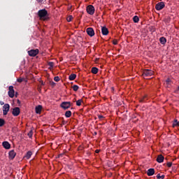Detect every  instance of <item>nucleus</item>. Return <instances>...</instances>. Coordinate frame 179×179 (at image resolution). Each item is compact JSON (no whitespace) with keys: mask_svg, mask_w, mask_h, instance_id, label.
<instances>
[{"mask_svg":"<svg viewBox=\"0 0 179 179\" xmlns=\"http://www.w3.org/2000/svg\"><path fill=\"white\" fill-rule=\"evenodd\" d=\"M9 110H10V106L8 103H6L3 106V114L4 115H8V113H9Z\"/></svg>","mask_w":179,"mask_h":179,"instance_id":"obj_4","label":"nucleus"},{"mask_svg":"<svg viewBox=\"0 0 179 179\" xmlns=\"http://www.w3.org/2000/svg\"><path fill=\"white\" fill-rule=\"evenodd\" d=\"M91 72L92 73H94V75H96V73H99V69H97V67H92Z\"/></svg>","mask_w":179,"mask_h":179,"instance_id":"obj_18","label":"nucleus"},{"mask_svg":"<svg viewBox=\"0 0 179 179\" xmlns=\"http://www.w3.org/2000/svg\"><path fill=\"white\" fill-rule=\"evenodd\" d=\"M113 44H114V45H117V44H118V41L117 39H114L113 41Z\"/></svg>","mask_w":179,"mask_h":179,"instance_id":"obj_35","label":"nucleus"},{"mask_svg":"<svg viewBox=\"0 0 179 179\" xmlns=\"http://www.w3.org/2000/svg\"><path fill=\"white\" fill-rule=\"evenodd\" d=\"M38 16L40 20H43V22H47L50 20V14H48V11H47L45 8L39 10L38 11Z\"/></svg>","mask_w":179,"mask_h":179,"instance_id":"obj_1","label":"nucleus"},{"mask_svg":"<svg viewBox=\"0 0 179 179\" xmlns=\"http://www.w3.org/2000/svg\"><path fill=\"white\" fill-rule=\"evenodd\" d=\"M94 135H97V133L95 132V133H94Z\"/></svg>","mask_w":179,"mask_h":179,"instance_id":"obj_45","label":"nucleus"},{"mask_svg":"<svg viewBox=\"0 0 179 179\" xmlns=\"http://www.w3.org/2000/svg\"><path fill=\"white\" fill-rule=\"evenodd\" d=\"M152 75H153V71H152L150 69L143 70V74H142L143 78H148L149 76H152Z\"/></svg>","mask_w":179,"mask_h":179,"instance_id":"obj_3","label":"nucleus"},{"mask_svg":"<svg viewBox=\"0 0 179 179\" xmlns=\"http://www.w3.org/2000/svg\"><path fill=\"white\" fill-rule=\"evenodd\" d=\"M73 103L69 101H64L61 103L60 107L63 108V110H68V108H71L72 107Z\"/></svg>","mask_w":179,"mask_h":179,"instance_id":"obj_2","label":"nucleus"},{"mask_svg":"<svg viewBox=\"0 0 179 179\" xmlns=\"http://www.w3.org/2000/svg\"><path fill=\"white\" fill-rule=\"evenodd\" d=\"M5 125V120L0 118V127H3Z\"/></svg>","mask_w":179,"mask_h":179,"instance_id":"obj_26","label":"nucleus"},{"mask_svg":"<svg viewBox=\"0 0 179 179\" xmlns=\"http://www.w3.org/2000/svg\"><path fill=\"white\" fill-rule=\"evenodd\" d=\"M87 12L89 15H94V6L92 5L87 6Z\"/></svg>","mask_w":179,"mask_h":179,"instance_id":"obj_8","label":"nucleus"},{"mask_svg":"<svg viewBox=\"0 0 179 179\" xmlns=\"http://www.w3.org/2000/svg\"><path fill=\"white\" fill-rule=\"evenodd\" d=\"M72 89L74 92H78V90H79V86L74 85H73Z\"/></svg>","mask_w":179,"mask_h":179,"instance_id":"obj_24","label":"nucleus"},{"mask_svg":"<svg viewBox=\"0 0 179 179\" xmlns=\"http://www.w3.org/2000/svg\"><path fill=\"white\" fill-rule=\"evenodd\" d=\"M37 1V2H38L39 3H41L42 2H43V1H44V0H36Z\"/></svg>","mask_w":179,"mask_h":179,"instance_id":"obj_39","label":"nucleus"},{"mask_svg":"<svg viewBox=\"0 0 179 179\" xmlns=\"http://www.w3.org/2000/svg\"><path fill=\"white\" fill-rule=\"evenodd\" d=\"M133 21L134 23H138V22H139V17H138V15L134 16L133 17Z\"/></svg>","mask_w":179,"mask_h":179,"instance_id":"obj_23","label":"nucleus"},{"mask_svg":"<svg viewBox=\"0 0 179 179\" xmlns=\"http://www.w3.org/2000/svg\"><path fill=\"white\" fill-rule=\"evenodd\" d=\"M95 153H100V150H96Z\"/></svg>","mask_w":179,"mask_h":179,"instance_id":"obj_40","label":"nucleus"},{"mask_svg":"<svg viewBox=\"0 0 179 179\" xmlns=\"http://www.w3.org/2000/svg\"><path fill=\"white\" fill-rule=\"evenodd\" d=\"M2 145L4 148V149H7V150L10 149V143H9V142L8 141H3L2 143Z\"/></svg>","mask_w":179,"mask_h":179,"instance_id":"obj_13","label":"nucleus"},{"mask_svg":"<svg viewBox=\"0 0 179 179\" xmlns=\"http://www.w3.org/2000/svg\"><path fill=\"white\" fill-rule=\"evenodd\" d=\"M8 156H9V159L10 160H13V159H15V157H16V153L15 152V150H12L8 152Z\"/></svg>","mask_w":179,"mask_h":179,"instance_id":"obj_11","label":"nucleus"},{"mask_svg":"<svg viewBox=\"0 0 179 179\" xmlns=\"http://www.w3.org/2000/svg\"><path fill=\"white\" fill-rule=\"evenodd\" d=\"M86 32L90 37H93V36H94V29L92 27L87 28Z\"/></svg>","mask_w":179,"mask_h":179,"instance_id":"obj_10","label":"nucleus"},{"mask_svg":"<svg viewBox=\"0 0 179 179\" xmlns=\"http://www.w3.org/2000/svg\"><path fill=\"white\" fill-rule=\"evenodd\" d=\"M12 114L14 117H17L20 114V108L19 107L13 108Z\"/></svg>","mask_w":179,"mask_h":179,"instance_id":"obj_9","label":"nucleus"},{"mask_svg":"<svg viewBox=\"0 0 179 179\" xmlns=\"http://www.w3.org/2000/svg\"><path fill=\"white\" fill-rule=\"evenodd\" d=\"M39 52L38 49H35V50H31L28 51V55L29 57H36Z\"/></svg>","mask_w":179,"mask_h":179,"instance_id":"obj_6","label":"nucleus"},{"mask_svg":"<svg viewBox=\"0 0 179 179\" xmlns=\"http://www.w3.org/2000/svg\"><path fill=\"white\" fill-rule=\"evenodd\" d=\"M101 33L103 36H108V29L106 27H101Z\"/></svg>","mask_w":179,"mask_h":179,"instance_id":"obj_12","label":"nucleus"},{"mask_svg":"<svg viewBox=\"0 0 179 179\" xmlns=\"http://www.w3.org/2000/svg\"><path fill=\"white\" fill-rule=\"evenodd\" d=\"M148 100V95H145L140 99V103H146Z\"/></svg>","mask_w":179,"mask_h":179,"instance_id":"obj_20","label":"nucleus"},{"mask_svg":"<svg viewBox=\"0 0 179 179\" xmlns=\"http://www.w3.org/2000/svg\"><path fill=\"white\" fill-rule=\"evenodd\" d=\"M17 104H20V100L17 99Z\"/></svg>","mask_w":179,"mask_h":179,"instance_id":"obj_43","label":"nucleus"},{"mask_svg":"<svg viewBox=\"0 0 179 179\" xmlns=\"http://www.w3.org/2000/svg\"><path fill=\"white\" fill-rule=\"evenodd\" d=\"M72 19H73V17L72 15H69L67 17V22H72Z\"/></svg>","mask_w":179,"mask_h":179,"instance_id":"obj_29","label":"nucleus"},{"mask_svg":"<svg viewBox=\"0 0 179 179\" xmlns=\"http://www.w3.org/2000/svg\"><path fill=\"white\" fill-rule=\"evenodd\" d=\"M176 93H177L178 92H179V86L177 87L176 90L175 91Z\"/></svg>","mask_w":179,"mask_h":179,"instance_id":"obj_42","label":"nucleus"},{"mask_svg":"<svg viewBox=\"0 0 179 179\" xmlns=\"http://www.w3.org/2000/svg\"><path fill=\"white\" fill-rule=\"evenodd\" d=\"M159 41H160L161 44L164 45V44H166V43H167V39H166V38L164 36H162L159 38Z\"/></svg>","mask_w":179,"mask_h":179,"instance_id":"obj_17","label":"nucleus"},{"mask_svg":"<svg viewBox=\"0 0 179 179\" xmlns=\"http://www.w3.org/2000/svg\"><path fill=\"white\" fill-rule=\"evenodd\" d=\"M32 155H33V152H31V151H28L27 152V154L25 155L24 157H25V159H30V157H31Z\"/></svg>","mask_w":179,"mask_h":179,"instance_id":"obj_19","label":"nucleus"},{"mask_svg":"<svg viewBox=\"0 0 179 179\" xmlns=\"http://www.w3.org/2000/svg\"><path fill=\"white\" fill-rule=\"evenodd\" d=\"M71 115H72V112L71 110H67L65 113V117L66 118H69L71 117Z\"/></svg>","mask_w":179,"mask_h":179,"instance_id":"obj_22","label":"nucleus"},{"mask_svg":"<svg viewBox=\"0 0 179 179\" xmlns=\"http://www.w3.org/2000/svg\"><path fill=\"white\" fill-rule=\"evenodd\" d=\"M28 136L29 138H31V136H33V131H30L29 133H28Z\"/></svg>","mask_w":179,"mask_h":179,"instance_id":"obj_34","label":"nucleus"},{"mask_svg":"<svg viewBox=\"0 0 179 179\" xmlns=\"http://www.w3.org/2000/svg\"><path fill=\"white\" fill-rule=\"evenodd\" d=\"M8 94L10 99H13L15 97V90H13V86L10 85L8 87Z\"/></svg>","mask_w":179,"mask_h":179,"instance_id":"obj_5","label":"nucleus"},{"mask_svg":"<svg viewBox=\"0 0 179 179\" xmlns=\"http://www.w3.org/2000/svg\"><path fill=\"white\" fill-rule=\"evenodd\" d=\"M98 118H99V120H103L104 118V116H103L101 115H98Z\"/></svg>","mask_w":179,"mask_h":179,"instance_id":"obj_37","label":"nucleus"},{"mask_svg":"<svg viewBox=\"0 0 179 179\" xmlns=\"http://www.w3.org/2000/svg\"><path fill=\"white\" fill-rule=\"evenodd\" d=\"M54 80H55V82H59V80H60L59 77V76H55V77L54 78Z\"/></svg>","mask_w":179,"mask_h":179,"instance_id":"obj_33","label":"nucleus"},{"mask_svg":"<svg viewBox=\"0 0 179 179\" xmlns=\"http://www.w3.org/2000/svg\"><path fill=\"white\" fill-rule=\"evenodd\" d=\"M24 80V78H22L17 79V82H18V83H22V82H23Z\"/></svg>","mask_w":179,"mask_h":179,"instance_id":"obj_30","label":"nucleus"},{"mask_svg":"<svg viewBox=\"0 0 179 179\" xmlns=\"http://www.w3.org/2000/svg\"><path fill=\"white\" fill-rule=\"evenodd\" d=\"M178 125H179L178 121L177 120H175L173 124V127L174 128L176 127H178Z\"/></svg>","mask_w":179,"mask_h":179,"instance_id":"obj_27","label":"nucleus"},{"mask_svg":"<svg viewBox=\"0 0 179 179\" xmlns=\"http://www.w3.org/2000/svg\"><path fill=\"white\" fill-rule=\"evenodd\" d=\"M48 66H50V68H54V62H48Z\"/></svg>","mask_w":179,"mask_h":179,"instance_id":"obj_31","label":"nucleus"},{"mask_svg":"<svg viewBox=\"0 0 179 179\" xmlns=\"http://www.w3.org/2000/svg\"><path fill=\"white\" fill-rule=\"evenodd\" d=\"M0 104H1V106H3V104H5V103L2 101H0Z\"/></svg>","mask_w":179,"mask_h":179,"instance_id":"obj_38","label":"nucleus"},{"mask_svg":"<svg viewBox=\"0 0 179 179\" xmlns=\"http://www.w3.org/2000/svg\"><path fill=\"white\" fill-rule=\"evenodd\" d=\"M164 177H166V176H164V175L160 176V173H158L157 175V179H164Z\"/></svg>","mask_w":179,"mask_h":179,"instance_id":"obj_28","label":"nucleus"},{"mask_svg":"<svg viewBox=\"0 0 179 179\" xmlns=\"http://www.w3.org/2000/svg\"><path fill=\"white\" fill-rule=\"evenodd\" d=\"M155 174V169H149L147 171V175L148 177H152Z\"/></svg>","mask_w":179,"mask_h":179,"instance_id":"obj_14","label":"nucleus"},{"mask_svg":"<svg viewBox=\"0 0 179 179\" xmlns=\"http://www.w3.org/2000/svg\"><path fill=\"white\" fill-rule=\"evenodd\" d=\"M50 84H51L52 86L55 85V83H54L53 81H52V82L50 83Z\"/></svg>","mask_w":179,"mask_h":179,"instance_id":"obj_41","label":"nucleus"},{"mask_svg":"<svg viewBox=\"0 0 179 179\" xmlns=\"http://www.w3.org/2000/svg\"><path fill=\"white\" fill-rule=\"evenodd\" d=\"M157 163H163V162H164V157L162 155H158L157 157Z\"/></svg>","mask_w":179,"mask_h":179,"instance_id":"obj_16","label":"nucleus"},{"mask_svg":"<svg viewBox=\"0 0 179 179\" xmlns=\"http://www.w3.org/2000/svg\"><path fill=\"white\" fill-rule=\"evenodd\" d=\"M165 6L164 2H159L155 5V9L157 10H162Z\"/></svg>","mask_w":179,"mask_h":179,"instance_id":"obj_7","label":"nucleus"},{"mask_svg":"<svg viewBox=\"0 0 179 179\" xmlns=\"http://www.w3.org/2000/svg\"><path fill=\"white\" fill-rule=\"evenodd\" d=\"M69 80H75L76 79V74L72 73L69 77Z\"/></svg>","mask_w":179,"mask_h":179,"instance_id":"obj_21","label":"nucleus"},{"mask_svg":"<svg viewBox=\"0 0 179 179\" xmlns=\"http://www.w3.org/2000/svg\"><path fill=\"white\" fill-rule=\"evenodd\" d=\"M41 110H43V106L41 105H38L35 108V111L36 114H41Z\"/></svg>","mask_w":179,"mask_h":179,"instance_id":"obj_15","label":"nucleus"},{"mask_svg":"<svg viewBox=\"0 0 179 179\" xmlns=\"http://www.w3.org/2000/svg\"><path fill=\"white\" fill-rule=\"evenodd\" d=\"M166 166H167V167H171V166H173V162H168L166 164Z\"/></svg>","mask_w":179,"mask_h":179,"instance_id":"obj_36","label":"nucleus"},{"mask_svg":"<svg viewBox=\"0 0 179 179\" xmlns=\"http://www.w3.org/2000/svg\"><path fill=\"white\" fill-rule=\"evenodd\" d=\"M71 9H72V7H71V6H70V7L68 8V10H71Z\"/></svg>","mask_w":179,"mask_h":179,"instance_id":"obj_44","label":"nucleus"},{"mask_svg":"<svg viewBox=\"0 0 179 179\" xmlns=\"http://www.w3.org/2000/svg\"><path fill=\"white\" fill-rule=\"evenodd\" d=\"M166 85H170V83H171V80L170 78H167L166 80Z\"/></svg>","mask_w":179,"mask_h":179,"instance_id":"obj_32","label":"nucleus"},{"mask_svg":"<svg viewBox=\"0 0 179 179\" xmlns=\"http://www.w3.org/2000/svg\"><path fill=\"white\" fill-rule=\"evenodd\" d=\"M83 102V100L82 99H78L77 101H76V106H78V107L82 106V103Z\"/></svg>","mask_w":179,"mask_h":179,"instance_id":"obj_25","label":"nucleus"}]
</instances>
